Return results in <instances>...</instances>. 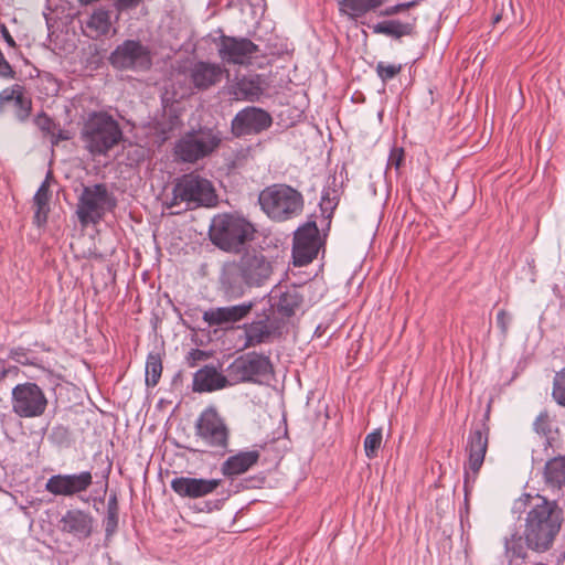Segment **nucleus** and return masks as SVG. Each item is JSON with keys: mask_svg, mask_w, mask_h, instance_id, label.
<instances>
[{"mask_svg": "<svg viewBox=\"0 0 565 565\" xmlns=\"http://www.w3.org/2000/svg\"><path fill=\"white\" fill-rule=\"evenodd\" d=\"M546 483L561 488L565 486V456H558L548 460L544 468Z\"/></svg>", "mask_w": 565, "mask_h": 565, "instance_id": "31", "label": "nucleus"}, {"mask_svg": "<svg viewBox=\"0 0 565 565\" xmlns=\"http://www.w3.org/2000/svg\"><path fill=\"white\" fill-rule=\"evenodd\" d=\"M4 38L10 45H14V41H13L12 36L9 34V32L6 29H4Z\"/></svg>", "mask_w": 565, "mask_h": 565, "instance_id": "46", "label": "nucleus"}, {"mask_svg": "<svg viewBox=\"0 0 565 565\" xmlns=\"http://www.w3.org/2000/svg\"><path fill=\"white\" fill-rule=\"evenodd\" d=\"M258 450L239 451L228 457L221 466V471L226 477H235L247 472L259 460Z\"/></svg>", "mask_w": 565, "mask_h": 565, "instance_id": "25", "label": "nucleus"}, {"mask_svg": "<svg viewBox=\"0 0 565 565\" xmlns=\"http://www.w3.org/2000/svg\"><path fill=\"white\" fill-rule=\"evenodd\" d=\"M222 483L220 479L177 477L171 480V489L182 498L198 499L213 493Z\"/></svg>", "mask_w": 565, "mask_h": 565, "instance_id": "18", "label": "nucleus"}, {"mask_svg": "<svg viewBox=\"0 0 565 565\" xmlns=\"http://www.w3.org/2000/svg\"><path fill=\"white\" fill-rule=\"evenodd\" d=\"M233 384L227 376L222 375L214 366H204L195 372L193 377L194 392H212Z\"/></svg>", "mask_w": 565, "mask_h": 565, "instance_id": "24", "label": "nucleus"}, {"mask_svg": "<svg viewBox=\"0 0 565 565\" xmlns=\"http://www.w3.org/2000/svg\"><path fill=\"white\" fill-rule=\"evenodd\" d=\"M10 372L11 369H0V382H2Z\"/></svg>", "mask_w": 565, "mask_h": 565, "instance_id": "45", "label": "nucleus"}, {"mask_svg": "<svg viewBox=\"0 0 565 565\" xmlns=\"http://www.w3.org/2000/svg\"><path fill=\"white\" fill-rule=\"evenodd\" d=\"M49 177L50 173L47 174L46 179L42 182L33 198L34 205L36 206L34 220L38 225L45 223L47 218L50 201Z\"/></svg>", "mask_w": 565, "mask_h": 565, "instance_id": "32", "label": "nucleus"}, {"mask_svg": "<svg viewBox=\"0 0 565 565\" xmlns=\"http://www.w3.org/2000/svg\"><path fill=\"white\" fill-rule=\"evenodd\" d=\"M93 522V516L88 512L73 509L61 518L60 530L77 539H86L92 534Z\"/></svg>", "mask_w": 565, "mask_h": 565, "instance_id": "20", "label": "nucleus"}, {"mask_svg": "<svg viewBox=\"0 0 565 565\" xmlns=\"http://www.w3.org/2000/svg\"><path fill=\"white\" fill-rule=\"evenodd\" d=\"M58 139H67L66 136H64L62 132L58 134L57 138L55 140H53L52 142L53 143H56Z\"/></svg>", "mask_w": 565, "mask_h": 565, "instance_id": "47", "label": "nucleus"}, {"mask_svg": "<svg viewBox=\"0 0 565 565\" xmlns=\"http://www.w3.org/2000/svg\"><path fill=\"white\" fill-rule=\"evenodd\" d=\"M262 210L274 221H287L299 215L303 207L300 192L286 184L265 188L258 196Z\"/></svg>", "mask_w": 565, "mask_h": 565, "instance_id": "3", "label": "nucleus"}, {"mask_svg": "<svg viewBox=\"0 0 565 565\" xmlns=\"http://www.w3.org/2000/svg\"><path fill=\"white\" fill-rule=\"evenodd\" d=\"M36 124H38V126L42 130L47 131V132L54 135L53 131H52V129L54 128V122L46 115H44V114L43 115H39L38 118H36Z\"/></svg>", "mask_w": 565, "mask_h": 565, "instance_id": "42", "label": "nucleus"}, {"mask_svg": "<svg viewBox=\"0 0 565 565\" xmlns=\"http://www.w3.org/2000/svg\"><path fill=\"white\" fill-rule=\"evenodd\" d=\"M253 302H243L235 306L211 308L203 312V321L210 327L226 326L243 320L250 312Z\"/></svg>", "mask_w": 565, "mask_h": 565, "instance_id": "19", "label": "nucleus"}, {"mask_svg": "<svg viewBox=\"0 0 565 565\" xmlns=\"http://www.w3.org/2000/svg\"><path fill=\"white\" fill-rule=\"evenodd\" d=\"M415 4H416L415 1L398 3L396 6L388 7L385 10L381 11L380 15H383V17L394 15V14H397L402 11H405V10L414 7Z\"/></svg>", "mask_w": 565, "mask_h": 565, "instance_id": "39", "label": "nucleus"}, {"mask_svg": "<svg viewBox=\"0 0 565 565\" xmlns=\"http://www.w3.org/2000/svg\"><path fill=\"white\" fill-rule=\"evenodd\" d=\"M12 104L15 108V117L23 121L31 113L32 103L31 99L25 95V89L22 85L14 84L10 87L4 88L0 93V111Z\"/></svg>", "mask_w": 565, "mask_h": 565, "instance_id": "22", "label": "nucleus"}, {"mask_svg": "<svg viewBox=\"0 0 565 565\" xmlns=\"http://www.w3.org/2000/svg\"><path fill=\"white\" fill-rule=\"evenodd\" d=\"M93 484L90 471L72 475H54L45 483V490L56 497H73L88 490Z\"/></svg>", "mask_w": 565, "mask_h": 565, "instance_id": "16", "label": "nucleus"}, {"mask_svg": "<svg viewBox=\"0 0 565 565\" xmlns=\"http://www.w3.org/2000/svg\"><path fill=\"white\" fill-rule=\"evenodd\" d=\"M404 159V150L402 148H393L388 157V167H394L396 170L401 167Z\"/></svg>", "mask_w": 565, "mask_h": 565, "instance_id": "40", "label": "nucleus"}, {"mask_svg": "<svg viewBox=\"0 0 565 565\" xmlns=\"http://www.w3.org/2000/svg\"><path fill=\"white\" fill-rule=\"evenodd\" d=\"M319 250V230L315 222L299 227L294 237L292 257L296 266H305L313 260Z\"/></svg>", "mask_w": 565, "mask_h": 565, "instance_id": "15", "label": "nucleus"}, {"mask_svg": "<svg viewBox=\"0 0 565 565\" xmlns=\"http://www.w3.org/2000/svg\"><path fill=\"white\" fill-rule=\"evenodd\" d=\"M302 303V297L296 289H290L281 294L278 301V311L287 317L296 313Z\"/></svg>", "mask_w": 565, "mask_h": 565, "instance_id": "33", "label": "nucleus"}, {"mask_svg": "<svg viewBox=\"0 0 565 565\" xmlns=\"http://www.w3.org/2000/svg\"><path fill=\"white\" fill-rule=\"evenodd\" d=\"M82 140L93 156L106 154L122 138L118 122L106 113H93L82 129Z\"/></svg>", "mask_w": 565, "mask_h": 565, "instance_id": "2", "label": "nucleus"}, {"mask_svg": "<svg viewBox=\"0 0 565 565\" xmlns=\"http://www.w3.org/2000/svg\"><path fill=\"white\" fill-rule=\"evenodd\" d=\"M162 361L158 353H149L146 362V384L154 387L161 377Z\"/></svg>", "mask_w": 565, "mask_h": 565, "instance_id": "34", "label": "nucleus"}, {"mask_svg": "<svg viewBox=\"0 0 565 565\" xmlns=\"http://www.w3.org/2000/svg\"><path fill=\"white\" fill-rule=\"evenodd\" d=\"M194 433L205 447L222 455L227 452L231 430L216 407L209 406L201 412L194 424Z\"/></svg>", "mask_w": 565, "mask_h": 565, "instance_id": "6", "label": "nucleus"}, {"mask_svg": "<svg viewBox=\"0 0 565 565\" xmlns=\"http://www.w3.org/2000/svg\"><path fill=\"white\" fill-rule=\"evenodd\" d=\"M401 65L385 64L383 62H380L376 65V72L384 82L394 78L401 72Z\"/></svg>", "mask_w": 565, "mask_h": 565, "instance_id": "38", "label": "nucleus"}, {"mask_svg": "<svg viewBox=\"0 0 565 565\" xmlns=\"http://www.w3.org/2000/svg\"><path fill=\"white\" fill-rule=\"evenodd\" d=\"M120 10L137 7L142 0H115Z\"/></svg>", "mask_w": 565, "mask_h": 565, "instance_id": "44", "label": "nucleus"}, {"mask_svg": "<svg viewBox=\"0 0 565 565\" xmlns=\"http://www.w3.org/2000/svg\"><path fill=\"white\" fill-rule=\"evenodd\" d=\"M86 28L92 38L108 34L111 28L110 12L105 9L95 10L86 21Z\"/></svg>", "mask_w": 565, "mask_h": 565, "instance_id": "30", "label": "nucleus"}, {"mask_svg": "<svg viewBox=\"0 0 565 565\" xmlns=\"http://www.w3.org/2000/svg\"><path fill=\"white\" fill-rule=\"evenodd\" d=\"M223 72L218 64L200 61L188 68V77L195 88L203 90L221 82Z\"/></svg>", "mask_w": 565, "mask_h": 565, "instance_id": "21", "label": "nucleus"}, {"mask_svg": "<svg viewBox=\"0 0 565 565\" xmlns=\"http://www.w3.org/2000/svg\"><path fill=\"white\" fill-rule=\"evenodd\" d=\"M414 30V22H401L399 20L383 21L373 25L374 33L385 34L395 39L413 35Z\"/></svg>", "mask_w": 565, "mask_h": 565, "instance_id": "29", "label": "nucleus"}, {"mask_svg": "<svg viewBox=\"0 0 565 565\" xmlns=\"http://www.w3.org/2000/svg\"><path fill=\"white\" fill-rule=\"evenodd\" d=\"M324 202H326L324 200L321 202V207H322V210L324 209V207H323Z\"/></svg>", "mask_w": 565, "mask_h": 565, "instance_id": "48", "label": "nucleus"}, {"mask_svg": "<svg viewBox=\"0 0 565 565\" xmlns=\"http://www.w3.org/2000/svg\"><path fill=\"white\" fill-rule=\"evenodd\" d=\"M245 277L239 271V267L235 264L227 265L221 277V287L226 297L235 299L244 295L245 292Z\"/></svg>", "mask_w": 565, "mask_h": 565, "instance_id": "26", "label": "nucleus"}, {"mask_svg": "<svg viewBox=\"0 0 565 565\" xmlns=\"http://www.w3.org/2000/svg\"><path fill=\"white\" fill-rule=\"evenodd\" d=\"M489 428L486 424H481L471 429L466 450L468 452V465L465 471V491L466 495L472 488L477 475L483 465L488 449Z\"/></svg>", "mask_w": 565, "mask_h": 565, "instance_id": "11", "label": "nucleus"}, {"mask_svg": "<svg viewBox=\"0 0 565 565\" xmlns=\"http://www.w3.org/2000/svg\"><path fill=\"white\" fill-rule=\"evenodd\" d=\"M116 525H117V514H116V511L113 510L111 507L109 505L106 531L111 532Z\"/></svg>", "mask_w": 565, "mask_h": 565, "instance_id": "43", "label": "nucleus"}, {"mask_svg": "<svg viewBox=\"0 0 565 565\" xmlns=\"http://www.w3.org/2000/svg\"><path fill=\"white\" fill-rule=\"evenodd\" d=\"M221 131L212 128H201L185 134L175 145L178 158L184 162H196L210 156L222 142Z\"/></svg>", "mask_w": 565, "mask_h": 565, "instance_id": "7", "label": "nucleus"}, {"mask_svg": "<svg viewBox=\"0 0 565 565\" xmlns=\"http://www.w3.org/2000/svg\"><path fill=\"white\" fill-rule=\"evenodd\" d=\"M563 512L555 501L537 495L526 513L523 536L516 533L504 539L507 553L520 556L522 546L519 542L524 539L527 548L543 553L548 551L555 536L561 530Z\"/></svg>", "mask_w": 565, "mask_h": 565, "instance_id": "1", "label": "nucleus"}, {"mask_svg": "<svg viewBox=\"0 0 565 565\" xmlns=\"http://www.w3.org/2000/svg\"><path fill=\"white\" fill-rule=\"evenodd\" d=\"M114 201L105 184L85 186L78 202L77 215L83 225L97 223L104 215L107 206Z\"/></svg>", "mask_w": 565, "mask_h": 565, "instance_id": "10", "label": "nucleus"}, {"mask_svg": "<svg viewBox=\"0 0 565 565\" xmlns=\"http://www.w3.org/2000/svg\"><path fill=\"white\" fill-rule=\"evenodd\" d=\"M273 125L271 115L259 107L247 106L239 110L233 118L231 128L236 137L258 135Z\"/></svg>", "mask_w": 565, "mask_h": 565, "instance_id": "14", "label": "nucleus"}, {"mask_svg": "<svg viewBox=\"0 0 565 565\" xmlns=\"http://www.w3.org/2000/svg\"><path fill=\"white\" fill-rule=\"evenodd\" d=\"M382 444V431L375 429L374 431L366 435L364 439V451L367 458L372 459L376 457L377 450Z\"/></svg>", "mask_w": 565, "mask_h": 565, "instance_id": "37", "label": "nucleus"}, {"mask_svg": "<svg viewBox=\"0 0 565 565\" xmlns=\"http://www.w3.org/2000/svg\"><path fill=\"white\" fill-rule=\"evenodd\" d=\"M245 277L247 286H260L271 275L273 268L270 262L262 254L247 253L239 263L235 264Z\"/></svg>", "mask_w": 565, "mask_h": 565, "instance_id": "17", "label": "nucleus"}, {"mask_svg": "<svg viewBox=\"0 0 565 565\" xmlns=\"http://www.w3.org/2000/svg\"><path fill=\"white\" fill-rule=\"evenodd\" d=\"M109 61L119 70L146 71L151 66V54L140 41L126 40L110 54Z\"/></svg>", "mask_w": 565, "mask_h": 565, "instance_id": "12", "label": "nucleus"}, {"mask_svg": "<svg viewBox=\"0 0 565 565\" xmlns=\"http://www.w3.org/2000/svg\"><path fill=\"white\" fill-rule=\"evenodd\" d=\"M511 317L505 310H500L497 315V324L501 330L502 334L505 335L509 330Z\"/></svg>", "mask_w": 565, "mask_h": 565, "instance_id": "41", "label": "nucleus"}, {"mask_svg": "<svg viewBox=\"0 0 565 565\" xmlns=\"http://www.w3.org/2000/svg\"><path fill=\"white\" fill-rule=\"evenodd\" d=\"M385 0H340L339 10L351 19H359L379 9Z\"/></svg>", "mask_w": 565, "mask_h": 565, "instance_id": "28", "label": "nucleus"}, {"mask_svg": "<svg viewBox=\"0 0 565 565\" xmlns=\"http://www.w3.org/2000/svg\"><path fill=\"white\" fill-rule=\"evenodd\" d=\"M258 51V45L247 38L222 35L217 43L218 56L225 64L249 65Z\"/></svg>", "mask_w": 565, "mask_h": 565, "instance_id": "13", "label": "nucleus"}, {"mask_svg": "<svg viewBox=\"0 0 565 565\" xmlns=\"http://www.w3.org/2000/svg\"><path fill=\"white\" fill-rule=\"evenodd\" d=\"M253 225L241 216L216 215L210 225L211 241L224 250H238L254 234Z\"/></svg>", "mask_w": 565, "mask_h": 565, "instance_id": "5", "label": "nucleus"}, {"mask_svg": "<svg viewBox=\"0 0 565 565\" xmlns=\"http://www.w3.org/2000/svg\"><path fill=\"white\" fill-rule=\"evenodd\" d=\"M533 429L546 439L545 447H552L553 422L546 411L541 412L535 418Z\"/></svg>", "mask_w": 565, "mask_h": 565, "instance_id": "35", "label": "nucleus"}, {"mask_svg": "<svg viewBox=\"0 0 565 565\" xmlns=\"http://www.w3.org/2000/svg\"><path fill=\"white\" fill-rule=\"evenodd\" d=\"M244 330V349H247L268 342L275 332V326L269 319H264L246 324Z\"/></svg>", "mask_w": 565, "mask_h": 565, "instance_id": "27", "label": "nucleus"}, {"mask_svg": "<svg viewBox=\"0 0 565 565\" xmlns=\"http://www.w3.org/2000/svg\"><path fill=\"white\" fill-rule=\"evenodd\" d=\"M182 203L186 209L214 205L216 194L211 181L195 173L179 178L173 186L172 199L167 205L172 209Z\"/></svg>", "mask_w": 565, "mask_h": 565, "instance_id": "4", "label": "nucleus"}, {"mask_svg": "<svg viewBox=\"0 0 565 565\" xmlns=\"http://www.w3.org/2000/svg\"><path fill=\"white\" fill-rule=\"evenodd\" d=\"M552 397L558 405L565 407V366L554 375Z\"/></svg>", "mask_w": 565, "mask_h": 565, "instance_id": "36", "label": "nucleus"}, {"mask_svg": "<svg viewBox=\"0 0 565 565\" xmlns=\"http://www.w3.org/2000/svg\"><path fill=\"white\" fill-rule=\"evenodd\" d=\"M265 90L260 75L243 76L235 81L230 88L231 95L236 100L257 102Z\"/></svg>", "mask_w": 565, "mask_h": 565, "instance_id": "23", "label": "nucleus"}, {"mask_svg": "<svg viewBox=\"0 0 565 565\" xmlns=\"http://www.w3.org/2000/svg\"><path fill=\"white\" fill-rule=\"evenodd\" d=\"M273 372L270 359L264 354L249 352L235 359L227 367L232 383L259 382Z\"/></svg>", "mask_w": 565, "mask_h": 565, "instance_id": "9", "label": "nucleus"}, {"mask_svg": "<svg viewBox=\"0 0 565 565\" xmlns=\"http://www.w3.org/2000/svg\"><path fill=\"white\" fill-rule=\"evenodd\" d=\"M49 399L34 382H24L15 385L11 392L12 412L20 418H36L45 414Z\"/></svg>", "mask_w": 565, "mask_h": 565, "instance_id": "8", "label": "nucleus"}]
</instances>
